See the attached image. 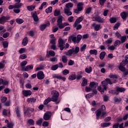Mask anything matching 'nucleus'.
I'll list each match as a JSON object with an SVG mask.
<instances>
[{"mask_svg":"<svg viewBox=\"0 0 128 128\" xmlns=\"http://www.w3.org/2000/svg\"><path fill=\"white\" fill-rule=\"evenodd\" d=\"M16 22H17V24H22V22H24V20L20 18H17L16 19Z\"/></svg>","mask_w":128,"mask_h":128,"instance_id":"49","label":"nucleus"},{"mask_svg":"<svg viewBox=\"0 0 128 128\" xmlns=\"http://www.w3.org/2000/svg\"><path fill=\"white\" fill-rule=\"evenodd\" d=\"M76 74H73L68 77L69 80H76Z\"/></svg>","mask_w":128,"mask_h":128,"instance_id":"37","label":"nucleus"},{"mask_svg":"<svg viewBox=\"0 0 128 128\" xmlns=\"http://www.w3.org/2000/svg\"><path fill=\"white\" fill-rule=\"evenodd\" d=\"M62 18L64 17L60 15L58 16V19L57 20V26H58V28L60 30H62L64 28V23H62Z\"/></svg>","mask_w":128,"mask_h":128,"instance_id":"3","label":"nucleus"},{"mask_svg":"<svg viewBox=\"0 0 128 128\" xmlns=\"http://www.w3.org/2000/svg\"><path fill=\"white\" fill-rule=\"evenodd\" d=\"M22 94L24 96H32V91L30 90H24L22 91Z\"/></svg>","mask_w":128,"mask_h":128,"instance_id":"18","label":"nucleus"},{"mask_svg":"<svg viewBox=\"0 0 128 128\" xmlns=\"http://www.w3.org/2000/svg\"><path fill=\"white\" fill-rule=\"evenodd\" d=\"M51 68L52 70H58V64H55L52 66Z\"/></svg>","mask_w":128,"mask_h":128,"instance_id":"50","label":"nucleus"},{"mask_svg":"<svg viewBox=\"0 0 128 128\" xmlns=\"http://www.w3.org/2000/svg\"><path fill=\"white\" fill-rule=\"evenodd\" d=\"M35 8H36V6H28L27 7V8L28 10H29V12H32V10H34Z\"/></svg>","mask_w":128,"mask_h":128,"instance_id":"40","label":"nucleus"},{"mask_svg":"<svg viewBox=\"0 0 128 128\" xmlns=\"http://www.w3.org/2000/svg\"><path fill=\"white\" fill-rule=\"evenodd\" d=\"M50 118H52V112H46L43 116V118L44 120H48Z\"/></svg>","mask_w":128,"mask_h":128,"instance_id":"10","label":"nucleus"},{"mask_svg":"<svg viewBox=\"0 0 128 128\" xmlns=\"http://www.w3.org/2000/svg\"><path fill=\"white\" fill-rule=\"evenodd\" d=\"M110 20L111 24H114V22H116V19L114 18H110Z\"/></svg>","mask_w":128,"mask_h":128,"instance_id":"54","label":"nucleus"},{"mask_svg":"<svg viewBox=\"0 0 128 128\" xmlns=\"http://www.w3.org/2000/svg\"><path fill=\"white\" fill-rule=\"evenodd\" d=\"M120 16L122 20H126V18L128 16V12H122L120 14Z\"/></svg>","mask_w":128,"mask_h":128,"instance_id":"21","label":"nucleus"},{"mask_svg":"<svg viewBox=\"0 0 128 128\" xmlns=\"http://www.w3.org/2000/svg\"><path fill=\"white\" fill-rule=\"evenodd\" d=\"M62 62H64V64H66L68 62V58H66V56H62Z\"/></svg>","mask_w":128,"mask_h":128,"instance_id":"43","label":"nucleus"},{"mask_svg":"<svg viewBox=\"0 0 128 128\" xmlns=\"http://www.w3.org/2000/svg\"><path fill=\"white\" fill-rule=\"evenodd\" d=\"M92 26H94V30H96V32H98V30H100L102 28H100V24H96V23H94L92 24Z\"/></svg>","mask_w":128,"mask_h":128,"instance_id":"19","label":"nucleus"},{"mask_svg":"<svg viewBox=\"0 0 128 128\" xmlns=\"http://www.w3.org/2000/svg\"><path fill=\"white\" fill-rule=\"evenodd\" d=\"M92 12V7H89L86 9L85 14H90Z\"/></svg>","mask_w":128,"mask_h":128,"instance_id":"38","label":"nucleus"},{"mask_svg":"<svg viewBox=\"0 0 128 128\" xmlns=\"http://www.w3.org/2000/svg\"><path fill=\"white\" fill-rule=\"evenodd\" d=\"M92 20L94 22H97L100 24H104V19L102 18L100 16L96 15L92 18Z\"/></svg>","mask_w":128,"mask_h":128,"instance_id":"7","label":"nucleus"},{"mask_svg":"<svg viewBox=\"0 0 128 128\" xmlns=\"http://www.w3.org/2000/svg\"><path fill=\"white\" fill-rule=\"evenodd\" d=\"M32 18H34V22H38V14H36V12H34L32 13Z\"/></svg>","mask_w":128,"mask_h":128,"instance_id":"17","label":"nucleus"},{"mask_svg":"<svg viewBox=\"0 0 128 128\" xmlns=\"http://www.w3.org/2000/svg\"><path fill=\"white\" fill-rule=\"evenodd\" d=\"M52 102V98H48L44 102V104H48V102Z\"/></svg>","mask_w":128,"mask_h":128,"instance_id":"39","label":"nucleus"},{"mask_svg":"<svg viewBox=\"0 0 128 128\" xmlns=\"http://www.w3.org/2000/svg\"><path fill=\"white\" fill-rule=\"evenodd\" d=\"M84 20V16H81L78 18L74 24V28H76V26Z\"/></svg>","mask_w":128,"mask_h":128,"instance_id":"11","label":"nucleus"},{"mask_svg":"<svg viewBox=\"0 0 128 128\" xmlns=\"http://www.w3.org/2000/svg\"><path fill=\"white\" fill-rule=\"evenodd\" d=\"M28 64V62L26 61H23L20 63V66L21 68H24V66H26Z\"/></svg>","mask_w":128,"mask_h":128,"instance_id":"61","label":"nucleus"},{"mask_svg":"<svg viewBox=\"0 0 128 128\" xmlns=\"http://www.w3.org/2000/svg\"><path fill=\"white\" fill-rule=\"evenodd\" d=\"M37 78L38 80H44V74L42 71H39L37 73Z\"/></svg>","mask_w":128,"mask_h":128,"instance_id":"14","label":"nucleus"},{"mask_svg":"<svg viewBox=\"0 0 128 128\" xmlns=\"http://www.w3.org/2000/svg\"><path fill=\"white\" fill-rule=\"evenodd\" d=\"M27 58L28 56H26V54H22L20 56L19 58H20L21 60H25V58Z\"/></svg>","mask_w":128,"mask_h":128,"instance_id":"52","label":"nucleus"},{"mask_svg":"<svg viewBox=\"0 0 128 128\" xmlns=\"http://www.w3.org/2000/svg\"><path fill=\"white\" fill-rule=\"evenodd\" d=\"M68 42H72V41L74 44H77L76 36H74V35H71L69 36L68 39Z\"/></svg>","mask_w":128,"mask_h":128,"instance_id":"13","label":"nucleus"},{"mask_svg":"<svg viewBox=\"0 0 128 128\" xmlns=\"http://www.w3.org/2000/svg\"><path fill=\"white\" fill-rule=\"evenodd\" d=\"M44 66L43 65H41L39 67L36 68V70H44Z\"/></svg>","mask_w":128,"mask_h":128,"instance_id":"57","label":"nucleus"},{"mask_svg":"<svg viewBox=\"0 0 128 128\" xmlns=\"http://www.w3.org/2000/svg\"><path fill=\"white\" fill-rule=\"evenodd\" d=\"M66 44V40H62V38H59L58 40V48H60V50H64V44Z\"/></svg>","mask_w":128,"mask_h":128,"instance_id":"4","label":"nucleus"},{"mask_svg":"<svg viewBox=\"0 0 128 128\" xmlns=\"http://www.w3.org/2000/svg\"><path fill=\"white\" fill-rule=\"evenodd\" d=\"M22 4L20 2H16L14 4L15 8H20L22 7Z\"/></svg>","mask_w":128,"mask_h":128,"instance_id":"35","label":"nucleus"},{"mask_svg":"<svg viewBox=\"0 0 128 128\" xmlns=\"http://www.w3.org/2000/svg\"><path fill=\"white\" fill-rule=\"evenodd\" d=\"M42 118H40L36 122V124H38V126H42Z\"/></svg>","mask_w":128,"mask_h":128,"instance_id":"41","label":"nucleus"},{"mask_svg":"<svg viewBox=\"0 0 128 128\" xmlns=\"http://www.w3.org/2000/svg\"><path fill=\"white\" fill-rule=\"evenodd\" d=\"M120 26V23L118 22L116 23L114 26V30H118V26Z\"/></svg>","mask_w":128,"mask_h":128,"instance_id":"56","label":"nucleus"},{"mask_svg":"<svg viewBox=\"0 0 128 128\" xmlns=\"http://www.w3.org/2000/svg\"><path fill=\"white\" fill-rule=\"evenodd\" d=\"M56 38H52V39L50 40V43H51L52 44H56Z\"/></svg>","mask_w":128,"mask_h":128,"instance_id":"58","label":"nucleus"},{"mask_svg":"<svg viewBox=\"0 0 128 128\" xmlns=\"http://www.w3.org/2000/svg\"><path fill=\"white\" fill-rule=\"evenodd\" d=\"M36 99L34 98H28L27 99V102L30 104H34V102H36Z\"/></svg>","mask_w":128,"mask_h":128,"instance_id":"27","label":"nucleus"},{"mask_svg":"<svg viewBox=\"0 0 128 128\" xmlns=\"http://www.w3.org/2000/svg\"><path fill=\"white\" fill-rule=\"evenodd\" d=\"M32 68H34V66L32 65H29L24 68V70H25V72H28V70H32Z\"/></svg>","mask_w":128,"mask_h":128,"instance_id":"28","label":"nucleus"},{"mask_svg":"<svg viewBox=\"0 0 128 128\" xmlns=\"http://www.w3.org/2000/svg\"><path fill=\"white\" fill-rule=\"evenodd\" d=\"M54 78H57L58 80H62L63 82H66V78L64 76H62L60 74H54L53 75Z\"/></svg>","mask_w":128,"mask_h":128,"instance_id":"12","label":"nucleus"},{"mask_svg":"<svg viewBox=\"0 0 128 128\" xmlns=\"http://www.w3.org/2000/svg\"><path fill=\"white\" fill-rule=\"evenodd\" d=\"M64 12L65 14H66L67 16H72V12H70V9H68L66 8H64Z\"/></svg>","mask_w":128,"mask_h":128,"instance_id":"22","label":"nucleus"},{"mask_svg":"<svg viewBox=\"0 0 128 128\" xmlns=\"http://www.w3.org/2000/svg\"><path fill=\"white\" fill-rule=\"evenodd\" d=\"M121 40V42L122 44H124V42H126V36H122L120 38Z\"/></svg>","mask_w":128,"mask_h":128,"instance_id":"47","label":"nucleus"},{"mask_svg":"<svg viewBox=\"0 0 128 128\" xmlns=\"http://www.w3.org/2000/svg\"><path fill=\"white\" fill-rule=\"evenodd\" d=\"M72 49L69 50L68 52H64V54H66V56H72Z\"/></svg>","mask_w":128,"mask_h":128,"instance_id":"26","label":"nucleus"},{"mask_svg":"<svg viewBox=\"0 0 128 128\" xmlns=\"http://www.w3.org/2000/svg\"><path fill=\"white\" fill-rule=\"evenodd\" d=\"M88 84V80H86V78H82V86H86Z\"/></svg>","mask_w":128,"mask_h":128,"instance_id":"30","label":"nucleus"},{"mask_svg":"<svg viewBox=\"0 0 128 128\" xmlns=\"http://www.w3.org/2000/svg\"><path fill=\"white\" fill-rule=\"evenodd\" d=\"M28 123L29 124H30L31 126H34V120L32 119H30L28 120Z\"/></svg>","mask_w":128,"mask_h":128,"instance_id":"63","label":"nucleus"},{"mask_svg":"<svg viewBox=\"0 0 128 128\" xmlns=\"http://www.w3.org/2000/svg\"><path fill=\"white\" fill-rule=\"evenodd\" d=\"M102 84L103 88H102V86H98V90H99V92H100L102 94H104V90H108V84L106 81H102Z\"/></svg>","mask_w":128,"mask_h":128,"instance_id":"2","label":"nucleus"},{"mask_svg":"<svg viewBox=\"0 0 128 128\" xmlns=\"http://www.w3.org/2000/svg\"><path fill=\"white\" fill-rule=\"evenodd\" d=\"M84 6V4L82 2H80L77 4V8L74 9V12L75 14H78L80 12H82V10H84V7L82 6Z\"/></svg>","mask_w":128,"mask_h":128,"instance_id":"9","label":"nucleus"},{"mask_svg":"<svg viewBox=\"0 0 128 128\" xmlns=\"http://www.w3.org/2000/svg\"><path fill=\"white\" fill-rule=\"evenodd\" d=\"M72 50V52L73 53V54H78V52H80V48L76 46L75 48H72L71 49Z\"/></svg>","mask_w":128,"mask_h":128,"instance_id":"23","label":"nucleus"},{"mask_svg":"<svg viewBox=\"0 0 128 128\" xmlns=\"http://www.w3.org/2000/svg\"><path fill=\"white\" fill-rule=\"evenodd\" d=\"M128 64V61L126 60H122L120 63V65L118 66L121 72H126V68H124V66H126V64Z\"/></svg>","mask_w":128,"mask_h":128,"instance_id":"8","label":"nucleus"},{"mask_svg":"<svg viewBox=\"0 0 128 128\" xmlns=\"http://www.w3.org/2000/svg\"><path fill=\"white\" fill-rule=\"evenodd\" d=\"M106 114V106L104 105L102 106L101 109H98L96 111V120H98L100 116L101 118H104V116Z\"/></svg>","mask_w":128,"mask_h":128,"instance_id":"1","label":"nucleus"},{"mask_svg":"<svg viewBox=\"0 0 128 128\" xmlns=\"http://www.w3.org/2000/svg\"><path fill=\"white\" fill-rule=\"evenodd\" d=\"M102 128H106L107 126H110V122H104L100 124Z\"/></svg>","mask_w":128,"mask_h":128,"instance_id":"34","label":"nucleus"},{"mask_svg":"<svg viewBox=\"0 0 128 128\" xmlns=\"http://www.w3.org/2000/svg\"><path fill=\"white\" fill-rule=\"evenodd\" d=\"M2 45L4 48H6L8 46V42L7 41H4L2 42Z\"/></svg>","mask_w":128,"mask_h":128,"instance_id":"44","label":"nucleus"},{"mask_svg":"<svg viewBox=\"0 0 128 128\" xmlns=\"http://www.w3.org/2000/svg\"><path fill=\"white\" fill-rule=\"evenodd\" d=\"M89 52L91 55L94 54V56H96L98 54V50L94 49L90 50Z\"/></svg>","mask_w":128,"mask_h":128,"instance_id":"31","label":"nucleus"},{"mask_svg":"<svg viewBox=\"0 0 128 128\" xmlns=\"http://www.w3.org/2000/svg\"><path fill=\"white\" fill-rule=\"evenodd\" d=\"M60 14V10H55L54 11V16H58Z\"/></svg>","mask_w":128,"mask_h":128,"instance_id":"55","label":"nucleus"},{"mask_svg":"<svg viewBox=\"0 0 128 128\" xmlns=\"http://www.w3.org/2000/svg\"><path fill=\"white\" fill-rule=\"evenodd\" d=\"M52 12V6L48 7L47 9L46 10V14Z\"/></svg>","mask_w":128,"mask_h":128,"instance_id":"45","label":"nucleus"},{"mask_svg":"<svg viewBox=\"0 0 128 128\" xmlns=\"http://www.w3.org/2000/svg\"><path fill=\"white\" fill-rule=\"evenodd\" d=\"M30 108H27L26 110H24V114H26L28 118H30V116H32V114L30 113Z\"/></svg>","mask_w":128,"mask_h":128,"instance_id":"24","label":"nucleus"},{"mask_svg":"<svg viewBox=\"0 0 128 128\" xmlns=\"http://www.w3.org/2000/svg\"><path fill=\"white\" fill-rule=\"evenodd\" d=\"M109 94H116L118 95L116 93V90H110L108 92Z\"/></svg>","mask_w":128,"mask_h":128,"instance_id":"60","label":"nucleus"},{"mask_svg":"<svg viewBox=\"0 0 128 128\" xmlns=\"http://www.w3.org/2000/svg\"><path fill=\"white\" fill-rule=\"evenodd\" d=\"M103 98L104 102H108V96L106 95H104Z\"/></svg>","mask_w":128,"mask_h":128,"instance_id":"64","label":"nucleus"},{"mask_svg":"<svg viewBox=\"0 0 128 128\" xmlns=\"http://www.w3.org/2000/svg\"><path fill=\"white\" fill-rule=\"evenodd\" d=\"M106 44H110L112 42V38H109L105 42Z\"/></svg>","mask_w":128,"mask_h":128,"instance_id":"42","label":"nucleus"},{"mask_svg":"<svg viewBox=\"0 0 128 128\" xmlns=\"http://www.w3.org/2000/svg\"><path fill=\"white\" fill-rule=\"evenodd\" d=\"M10 18V16H2L0 18V24H2V22H6V20H8Z\"/></svg>","mask_w":128,"mask_h":128,"instance_id":"15","label":"nucleus"},{"mask_svg":"<svg viewBox=\"0 0 128 128\" xmlns=\"http://www.w3.org/2000/svg\"><path fill=\"white\" fill-rule=\"evenodd\" d=\"M72 6H74V4L72 2H69L66 4V8H64L70 10V8H72Z\"/></svg>","mask_w":128,"mask_h":128,"instance_id":"29","label":"nucleus"},{"mask_svg":"<svg viewBox=\"0 0 128 128\" xmlns=\"http://www.w3.org/2000/svg\"><path fill=\"white\" fill-rule=\"evenodd\" d=\"M82 72H78V76H76V79L77 80H80V78H82Z\"/></svg>","mask_w":128,"mask_h":128,"instance_id":"25","label":"nucleus"},{"mask_svg":"<svg viewBox=\"0 0 128 128\" xmlns=\"http://www.w3.org/2000/svg\"><path fill=\"white\" fill-rule=\"evenodd\" d=\"M50 22H48L46 24H42L40 26V30H46V26H50Z\"/></svg>","mask_w":128,"mask_h":128,"instance_id":"20","label":"nucleus"},{"mask_svg":"<svg viewBox=\"0 0 128 128\" xmlns=\"http://www.w3.org/2000/svg\"><path fill=\"white\" fill-rule=\"evenodd\" d=\"M114 102H122V98L115 97L114 98Z\"/></svg>","mask_w":128,"mask_h":128,"instance_id":"51","label":"nucleus"},{"mask_svg":"<svg viewBox=\"0 0 128 128\" xmlns=\"http://www.w3.org/2000/svg\"><path fill=\"white\" fill-rule=\"evenodd\" d=\"M86 44H84V46H82L80 48V52H84V50H86Z\"/></svg>","mask_w":128,"mask_h":128,"instance_id":"59","label":"nucleus"},{"mask_svg":"<svg viewBox=\"0 0 128 128\" xmlns=\"http://www.w3.org/2000/svg\"><path fill=\"white\" fill-rule=\"evenodd\" d=\"M98 86V83L96 82H91L90 84V87L86 86V92H90L92 90V88H96V87Z\"/></svg>","mask_w":128,"mask_h":128,"instance_id":"5","label":"nucleus"},{"mask_svg":"<svg viewBox=\"0 0 128 128\" xmlns=\"http://www.w3.org/2000/svg\"><path fill=\"white\" fill-rule=\"evenodd\" d=\"M16 112L18 118H20V108H16Z\"/></svg>","mask_w":128,"mask_h":128,"instance_id":"46","label":"nucleus"},{"mask_svg":"<svg viewBox=\"0 0 128 128\" xmlns=\"http://www.w3.org/2000/svg\"><path fill=\"white\" fill-rule=\"evenodd\" d=\"M28 37H25L22 42V46H26V44H28Z\"/></svg>","mask_w":128,"mask_h":128,"instance_id":"32","label":"nucleus"},{"mask_svg":"<svg viewBox=\"0 0 128 128\" xmlns=\"http://www.w3.org/2000/svg\"><path fill=\"white\" fill-rule=\"evenodd\" d=\"M82 36L80 34H78L77 36V39H76L77 44H78V42H80V40H82Z\"/></svg>","mask_w":128,"mask_h":128,"instance_id":"48","label":"nucleus"},{"mask_svg":"<svg viewBox=\"0 0 128 128\" xmlns=\"http://www.w3.org/2000/svg\"><path fill=\"white\" fill-rule=\"evenodd\" d=\"M106 52H101L100 53V60H104V56H106Z\"/></svg>","mask_w":128,"mask_h":128,"instance_id":"33","label":"nucleus"},{"mask_svg":"<svg viewBox=\"0 0 128 128\" xmlns=\"http://www.w3.org/2000/svg\"><path fill=\"white\" fill-rule=\"evenodd\" d=\"M49 54H50V56H56V53L54 52V51L50 50V51H49Z\"/></svg>","mask_w":128,"mask_h":128,"instance_id":"62","label":"nucleus"},{"mask_svg":"<svg viewBox=\"0 0 128 128\" xmlns=\"http://www.w3.org/2000/svg\"><path fill=\"white\" fill-rule=\"evenodd\" d=\"M51 94H53L51 98L52 102H56V100H58V96H60L58 92V91L56 90H52L51 92Z\"/></svg>","mask_w":128,"mask_h":128,"instance_id":"6","label":"nucleus"},{"mask_svg":"<svg viewBox=\"0 0 128 128\" xmlns=\"http://www.w3.org/2000/svg\"><path fill=\"white\" fill-rule=\"evenodd\" d=\"M70 74V71L66 69H65L62 71L64 76H66V74Z\"/></svg>","mask_w":128,"mask_h":128,"instance_id":"53","label":"nucleus"},{"mask_svg":"<svg viewBox=\"0 0 128 128\" xmlns=\"http://www.w3.org/2000/svg\"><path fill=\"white\" fill-rule=\"evenodd\" d=\"M116 92L118 94H120V92H126V88H120V86L116 87Z\"/></svg>","mask_w":128,"mask_h":128,"instance_id":"16","label":"nucleus"},{"mask_svg":"<svg viewBox=\"0 0 128 128\" xmlns=\"http://www.w3.org/2000/svg\"><path fill=\"white\" fill-rule=\"evenodd\" d=\"M92 70V66H90L89 68H86L85 69L86 72H87V74H90Z\"/></svg>","mask_w":128,"mask_h":128,"instance_id":"36","label":"nucleus"}]
</instances>
